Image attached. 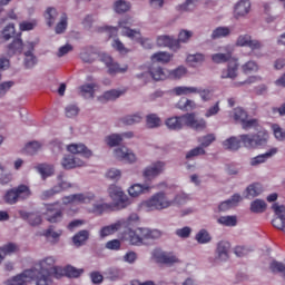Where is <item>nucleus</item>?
<instances>
[{
  "label": "nucleus",
  "instance_id": "f257e3e1",
  "mask_svg": "<svg viewBox=\"0 0 285 285\" xmlns=\"http://www.w3.org/2000/svg\"><path fill=\"white\" fill-rule=\"evenodd\" d=\"M165 124L169 130H181L184 126L194 128V130H204L206 128V120L204 118H195V114L170 117L166 119Z\"/></svg>",
  "mask_w": 285,
  "mask_h": 285
},
{
  "label": "nucleus",
  "instance_id": "f03ea898",
  "mask_svg": "<svg viewBox=\"0 0 285 285\" xmlns=\"http://www.w3.org/2000/svg\"><path fill=\"white\" fill-rule=\"evenodd\" d=\"M161 233L159 229L137 228L135 230L128 228L122 234V239L129 242L131 246H141L145 239H159Z\"/></svg>",
  "mask_w": 285,
  "mask_h": 285
},
{
  "label": "nucleus",
  "instance_id": "7ed1b4c3",
  "mask_svg": "<svg viewBox=\"0 0 285 285\" xmlns=\"http://www.w3.org/2000/svg\"><path fill=\"white\" fill-rule=\"evenodd\" d=\"M212 61L214 63H227V70H223L220 79H236L237 70H239V62L233 58L230 52L227 53H214L212 55Z\"/></svg>",
  "mask_w": 285,
  "mask_h": 285
},
{
  "label": "nucleus",
  "instance_id": "20e7f679",
  "mask_svg": "<svg viewBox=\"0 0 285 285\" xmlns=\"http://www.w3.org/2000/svg\"><path fill=\"white\" fill-rule=\"evenodd\" d=\"M109 197L111 202L108 205L109 210H124L130 206V198L124 193L121 187L111 185L109 187Z\"/></svg>",
  "mask_w": 285,
  "mask_h": 285
},
{
  "label": "nucleus",
  "instance_id": "39448f33",
  "mask_svg": "<svg viewBox=\"0 0 285 285\" xmlns=\"http://www.w3.org/2000/svg\"><path fill=\"white\" fill-rule=\"evenodd\" d=\"M32 197V190L27 185H19L6 191L3 202L10 206H14L18 202H26Z\"/></svg>",
  "mask_w": 285,
  "mask_h": 285
},
{
  "label": "nucleus",
  "instance_id": "423d86ee",
  "mask_svg": "<svg viewBox=\"0 0 285 285\" xmlns=\"http://www.w3.org/2000/svg\"><path fill=\"white\" fill-rule=\"evenodd\" d=\"M269 137L268 130L261 129L254 135H240L239 139L245 148H259V146H266V144H268Z\"/></svg>",
  "mask_w": 285,
  "mask_h": 285
},
{
  "label": "nucleus",
  "instance_id": "0eeeda50",
  "mask_svg": "<svg viewBox=\"0 0 285 285\" xmlns=\"http://www.w3.org/2000/svg\"><path fill=\"white\" fill-rule=\"evenodd\" d=\"M36 268H38V273L53 275L57 279L63 275V269L57 266V257L55 256L43 257L36 264Z\"/></svg>",
  "mask_w": 285,
  "mask_h": 285
},
{
  "label": "nucleus",
  "instance_id": "6e6552de",
  "mask_svg": "<svg viewBox=\"0 0 285 285\" xmlns=\"http://www.w3.org/2000/svg\"><path fill=\"white\" fill-rule=\"evenodd\" d=\"M57 185L52 188L43 190L40 194V199L42 202H48V199H52L55 195H59V193H63V190H68V188H72V184L68 183V180L63 179V174L58 175Z\"/></svg>",
  "mask_w": 285,
  "mask_h": 285
},
{
  "label": "nucleus",
  "instance_id": "1a4fd4ad",
  "mask_svg": "<svg viewBox=\"0 0 285 285\" xmlns=\"http://www.w3.org/2000/svg\"><path fill=\"white\" fill-rule=\"evenodd\" d=\"M145 206L148 210H165V208L173 206V202L168 199L164 191H159L148 199Z\"/></svg>",
  "mask_w": 285,
  "mask_h": 285
},
{
  "label": "nucleus",
  "instance_id": "9d476101",
  "mask_svg": "<svg viewBox=\"0 0 285 285\" xmlns=\"http://www.w3.org/2000/svg\"><path fill=\"white\" fill-rule=\"evenodd\" d=\"M135 23V20L130 16H126L118 21V28H120V32L122 37H128L129 39H141V32L139 30L130 29V26Z\"/></svg>",
  "mask_w": 285,
  "mask_h": 285
},
{
  "label": "nucleus",
  "instance_id": "9b49d317",
  "mask_svg": "<svg viewBox=\"0 0 285 285\" xmlns=\"http://www.w3.org/2000/svg\"><path fill=\"white\" fill-rule=\"evenodd\" d=\"M42 215L49 224H59V222L63 220V209L57 204L46 205V212Z\"/></svg>",
  "mask_w": 285,
  "mask_h": 285
},
{
  "label": "nucleus",
  "instance_id": "f8f14e48",
  "mask_svg": "<svg viewBox=\"0 0 285 285\" xmlns=\"http://www.w3.org/2000/svg\"><path fill=\"white\" fill-rule=\"evenodd\" d=\"M166 163L164 161H156L150 166H147L142 171V177L146 184H148V181H153V179H156V177H159V175L164 173Z\"/></svg>",
  "mask_w": 285,
  "mask_h": 285
},
{
  "label": "nucleus",
  "instance_id": "ddd939ff",
  "mask_svg": "<svg viewBox=\"0 0 285 285\" xmlns=\"http://www.w3.org/2000/svg\"><path fill=\"white\" fill-rule=\"evenodd\" d=\"M153 257L158 264H166L173 266V264H179V258L173 254V252H164L159 248L154 249Z\"/></svg>",
  "mask_w": 285,
  "mask_h": 285
},
{
  "label": "nucleus",
  "instance_id": "4468645a",
  "mask_svg": "<svg viewBox=\"0 0 285 285\" xmlns=\"http://www.w3.org/2000/svg\"><path fill=\"white\" fill-rule=\"evenodd\" d=\"M35 50V45L32 42H27L23 45L21 38L14 39L10 45H8V55L12 57L14 55H21L26 50Z\"/></svg>",
  "mask_w": 285,
  "mask_h": 285
},
{
  "label": "nucleus",
  "instance_id": "2eb2a0df",
  "mask_svg": "<svg viewBox=\"0 0 285 285\" xmlns=\"http://www.w3.org/2000/svg\"><path fill=\"white\" fill-rule=\"evenodd\" d=\"M236 46L238 48H249L252 51L261 50L262 42L259 40H253L250 35H240L236 40Z\"/></svg>",
  "mask_w": 285,
  "mask_h": 285
},
{
  "label": "nucleus",
  "instance_id": "dca6fc26",
  "mask_svg": "<svg viewBox=\"0 0 285 285\" xmlns=\"http://www.w3.org/2000/svg\"><path fill=\"white\" fill-rule=\"evenodd\" d=\"M114 157L119 161H126V164H135L137 157L126 146L118 147L114 150Z\"/></svg>",
  "mask_w": 285,
  "mask_h": 285
},
{
  "label": "nucleus",
  "instance_id": "f3484780",
  "mask_svg": "<svg viewBox=\"0 0 285 285\" xmlns=\"http://www.w3.org/2000/svg\"><path fill=\"white\" fill-rule=\"evenodd\" d=\"M276 217L272 220V225L274 228H277L278 230H283L285 226V207L284 205H278L275 203L272 206Z\"/></svg>",
  "mask_w": 285,
  "mask_h": 285
},
{
  "label": "nucleus",
  "instance_id": "a211bd4d",
  "mask_svg": "<svg viewBox=\"0 0 285 285\" xmlns=\"http://www.w3.org/2000/svg\"><path fill=\"white\" fill-rule=\"evenodd\" d=\"M90 199H92V196H88L87 194H72L69 196H65L62 198V204H65L66 206H68V204H88Z\"/></svg>",
  "mask_w": 285,
  "mask_h": 285
},
{
  "label": "nucleus",
  "instance_id": "6ab92c4d",
  "mask_svg": "<svg viewBox=\"0 0 285 285\" xmlns=\"http://www.w3.org/2000/svg\"><path fill=\"white\" fill-rule=\"evenodd\" d=\"M61 166L65 170H70L72 168H81V166H86V163L78 157L69 155L62 158Z\"/></svg>",
  "mask_w": 285,
  "mask_h": 285
},
{
  "label": "nucleus",
  "instance_id": "aec40b11",
  "mask_svg": "<svg viewBox=\"0 0 285 285\" xmlns=\"http://www.w3.org/2000/svg\"><path fill=\"white\" fill-rule=\"evenodd\" d=\"M155 186H151L148 183L141 184H134L129 187L128 194L130 197H139V195H144V193H150Z\"/></svg>",
  "mask_w": 285,
  "mask_h": 285
},
{
  "label": "nucleus",
  "instance_id": "412c9836",
  "mask_svg": "<svg viewBox=\"0 0 285 285\" xmlns=\"http://www.w3.org/2000/svg\"><path fill=\"white\" fill-rule=\"evenodd\" d=\"M157 46L160 48H170V50H179V41L170 36H159L157 38Z\"/></svg>",
  "mask_w": 285,
  "mask_h": 285
},
{
  "label": "nucleus",
  "instance_id": "4be33fe9",
  "mask_svg": "<svg viewBox=\"0 0 285 285\" xmlns=\"http://www.w3.org/2000/svg\"><path fill=\"white\" fill-rule=\"evenodd\" d=\"M67 150L69 153H72V155H83L86 159L92 157V150H90L86 145L83 144H71L67 147Z\"/></svg>",
  "mask_w": 285,
  "mask_h": 285
},
{
  "label": "nucleus",
  "instance_id": "5701e85b",
  "mask_svg": "<svg viewBox=\"0 0 285 285\" xmlns=\"http://www.w3.org/2000/svg\"><path fill=\"white\" fill-rule=\"evenodd\" d=\"M35 272L26 271L22 274H19L6 282L7 285H28L29 277H32Z\"/></svg>",
  "mask_w": 285,
  "mask_h": 285
},
{
  "label": "nucleus",
  "instance_id": "b1692460",
  "mask_svg": "<svg viewBox=\"0 0 285 285\" xmlns=\"http://www.w3.org/2000/svg\"><path fill=\"white\" fill-rule=\"evenodd\" d=\"M228 250H230V243L226 242V240H220L217 244V248H216V257L217 259H219L220 262H226V259H228Z\"/></svg>",
  "mask_w": 285,
  "mask_h": 285
},
{
  "label": "nucleus",
  "instance_id": "393cba45",
  "mask_svg": "<svg viewBox=\"0 0 285 285\" xmlns=\"http://www.w3.org/2000/svg\"><path fill=\"white\" fill-rule=\"evenodd\" d=\"M277 153H278L277 147H273L265 154H262L252 158L250 166H259V164L266 163L267 159H271V157H274V155H277Z\"/></svg>",
  "mask_w": 285,
  "mask_h": 285
},
{
  "label": "nucleus",
  "instance_id": "a878e982",
  "mask_svg": "<svg viewBox=\"0 0 285 285\" xmlns=\"http://www.w3.org/2000/svg\"><path fill=\"white\" fill-rule=\"evenodd\" d=\"M250 12V0H240L237 2L234 9V14L236 18L246 17Z\"/></svg>",
  "mask_w": 285,
  "mask_h": 285
},
{
  "label": "nucleus",
  "instance_id": "bb28decb",
  "mask_svg": "<svg viewBox=\"0 0 285 285\" xmlns=\"http://www.w3.org/2000/svg\"><path fill=\"white\" fill-rule=\"evenodd\" d=\"M108 72L109 75H124V72H128V65H124L122 67L118 62L112 61V57L108 58Z\"/></svg>",
  "mask_w": 285,
  "mask_h": 285
},
{
  "label": "nucleus",
  "instance_id": "cd10ccee",
  "mask_svg": "<svg viewBox=\"0 0 285 285\" xmlns=\"http://www.w3.org/2000/svg\"><path fill=\"white\" fill-rule=\"evenodd\" d=\"M20 217L26 219L30 226H39L42 222L41 215L37 213L20 212Z\"/></svg>",
  "mask_w": 285,
  "mask_h": 285
},
{
  "label": "nucleus",
  "instance_id": "c85d7f7f",
  "mask_svg": "<svg viewBox=\"0 0 285 285\" xmlns=\"http://www.w3.org/2000/svg\"><path fill=\"white\" fill-rule=\"evenodd\" d=\"M149 75L154 81H165V79H168V70H164L161 67H151Z\"/></svg>",
  "mask_w": 285,
  "mask_h": 285
},
{
  "label": "nucleus",
  "instance_id": "c756f323",
  "mask_svg": "<svg viewBox=\"0 0 285 285\" xmlns=\"http://www.w3.org/2000/svg\"><path fill=\"white\" fill-rule=\"evenodd\" d=\"M14 32L16 29L13 23H9L8 26H6L0 33V43H6V41H10V39L14 37Z\"/></svg>",
  "mask_w": 285,
  "mask_h": 285
},
{
  "label": "nucleus",
  "instance_id": "7c9ffc66",
  "mask_svg": "<svg viewBox=\"0 0 285 285\" xmlns=\"http://www.w3.org/2000/svg\"><path fill=\"white\" fill-rule=\"evenodd\" d=\"M186 72H188V69L184 66H179L174 70H167V79H181L183 77H186Z\"/></svg>",
  "mask_w": 285,
  "mask_h": 285
},
{
  "label": "nucleus",
  "instance_id": "2f4dec72",
  "mask_svg": "<svg viewBox=\"0 0 285 285\" xmlns=\"http://www.w3.org/2000/svg\"><path fill=\"white\" fill-rule=\"evenodd\" d=\"M52 277L55 275L38 272L36 275V285H52Z\"/></svg>",
  "mask_w": 285,
  "mask_h": 285
},
{
  "label": "nucleus",
  "instance_id": "473e14b6",
  "mask_svg": "<svg viewBox=\"0 0 285 285\" xmlns=\"http://www.w3.org/2000/svg\"><path fill=\"white\" fill-rule=\"evenodd\" d=\"M246 193L247 198L258 197V195H262V193H264V187H262V184L259 183H254L246 188Z\"/></svg>",
  "mask_w": 285,
  "mask_h": 285
},
{
  "label": "nucleus",
  "instance_id": "72a5a7b5",
  "mask_svg": "<svg viewBox=\"0 0 285 285\" xmlns=\"http://www.w3.org/2000/svg\"><path fill=\"white\" fill-rule=\"evenodd\" d=\"M57 17H59L57 9L52 7L47 8V10L45 11V19L49 28H51V26H55V21H57Z\"/></svg>",
  "mask_w": 285,
  "mask_h": 285
},
{
  "label": "nucleus",
  "instance_id": "f704fd0d",
  "mask_svg": "<svg viewBox=\"0 0 285 285\" xmlns=\"http://www.w3.org/2000/svg\"><path fill=\"white\" fill-rule=\"evenodd\" d=\"M33 49H28L24 51V67L30 69V68H35V66H37V57H35V53H32Z\"/></svg>",
  "mask_w": 285,
  "mask_h": 285
},
{
  "label": "nucleus",
  "instance_id": "c9c22d12",
  "mask_svg": "<svg viewBox=\"0 0 285 285\" xmlns=\"http://www.w3.org/2000/svg\"><path fill=\"white\" fill-rule=\"evenodd\" d=\"M130 8V2L125 0H118L114 3V10L117 14H125V12H128Z\"/></svg>",
  "mask_w": 285,
  "mask_h": 285
},
{
  "label": "nucleus",
  "instance_id": "e433bc0d",
  "mask_svg": "<svg viewBox=\"0 0 285 285\" xmlns=\"http://www.w3.org/2000/svg\"><path fill=\"white\" fill-rule=\"evenodd\" d=\"M173 56L166 51L156 52L151 56V61H157L158 63H169Z\"/></svg>",
  "mask_w": 285,
  "mask_h": 285
},
{
  "label": "nucleus",
  "instance_id": "4c0bfd02",
  "mask_svg": "<svg viewBox=\"0 0 285 285\" xmlns=\"http://www.w3.org/2000/svg\"><path fill=\"white\" fill-rule=\"evenodd\" d=\"M18 250H19V245H17L14 243H8L0 247V253L4 257H7V255H14V253H18Z\"/></svg>",
  "mask_w": 285,
  "mask_h": 285
},
{
  "label": "nucleus",
  "instance_id": "58836bf2",
  "mask_svg": "<svg viewBox=\"0 0 285 285\" xmlns=\"http://www.w3.org/2000/svg\"><path fill=\"white\" fill-rule=\"evenodd\" d=\"M89 235L90 234L88 233V230H80L78 234H76L72 238L75 246L77 247L83 246Z\"/></svg>",
  "mask_w": 285,
  "mask_h": 285
},
{
  "label": "nucleus",
  "instance_id": "ea45409f",
  "mask_svg": "<svg viewBox=\"0 0 285 285\" xmlns=\"http://www.w3.org/2000/svg\"><path fill=\"white\" fill-rule=\"evenodd\" d=\"M239 144H242V140L230 137L223 142V146L226 150H239Z\"/></svg>",
  "mask_w": 285,
  "mask_h": 285
},
{
  "label": "nucleus",
  "instance_id": "a19ab883",
  "mask_svg": "<svg viewBox=\"0 0 285 285\" xmlns=\"http://www.w3.org/2000/svg\"><path fill=\"white\" fill-rule=\"evenodd\" d=\"M97 83H86L78 88L80 97H86L87 95H90V92H97Z\"/></svg>",
  "mask_w": 285,
  "mask_h": 285
},
{
  "label": "nucleus",
  "instance_id": "79ce46f5",
  "mask_svg": "<svg viewBox=\"0 0 285 285\" xmlns=\"http://www.w3.org/2000/svg\"><path fill=\"white\" fill-rule=\"evenodd\" d=\"M111 48H114L116 52H119V55H128V52H130V49L126 48V46L124 45V42H121V40H119V38L112 40Z\"/></svg>",
  "mask_w": 285,
  "mask_h": 285
},
{
  "label": "nucleus",
  "instance_id": "37998d69",
  "mask_svg": "<svg viewBox=\"0 0 285 285\" xmlns=\"http://www.w3.org/2000/svg\"><path fill=\"white\" fill-rule=\"evenodd\" d=\"M229 35H230V28L217 27L212 33V39H222L224 37H228Z\"/></svg>",
  "mask_w": 285,
  "mask_h": 285
},
{
  "label": "nucleus",
  "instance_id": "c03bdc74",
  "mask_svg": "<svg viewBox=\"0 0 285 285\" xmlns=\"http://www.w3.org/2000/svg\"><path fill=\"white\" fill-rule=\"evenodd\" d=\"M195 239L198 244H208L210 243V239H213L210 237V234L208 233V230L206 229H200L196 236H195Z\"/></svg>",
  "mask_w": 285,
  "mask_h": 285
},
{
  "label": "nucleus",
  "instance_id": "a18cd8bd",
  "mask_svg": "<svg viewBox=\"0 0 285 285\" xmlns=\"http://www.w3.org/2000/svg\"><path fill=\"white\" fill-rule=\"evenodd\" d=\"M257 70H259V66L253 60H249L242 66L244 75H250L252 72H257Z\"/></svg>",
  "mask_w": 285,
  "mask_h": 285
},
{
  "label": "nucleus",
  "instance_id": "49530a36",
  "mask_svg": "<svg viewBox=\"0 0 285 285\" xmlns=\"http://www.w3.org/2000/svg\"><path fill=\"white\" fill-rule=\"evenodd\" d=\"M177 108H179V110H194L195 108V101L186 99V98H181L178 102H177Z\"/></svg>",
  "mask_w": 285,
  "mask_h": 285
},
{
  "label": "nucleus",
  "instance_id": "de8ad7c7",
  "mask_svg": "<svg viewBox=\"0 0 285 285\" xmlns=\"http://www.w3.org/2000/svg\"><path fill=\"white\" fill-rule=\"evenodd\" d=\"M175 95L181 97V95H193L198 92L197 87H176L174 88Z\"/></svg>",
  "mask_w": 285,
  "mask_h": 285
},
{
  "label": "nucleus",
  "instance_id": "09e8293b",
  "mask_svg": "<svg viewBox=\"0 0 285 285\" xmlns=\"http://www.w3.org/2000/svg\"><path fill=\"white\" fill-rule=\"evenodd\" d=\"M38 173H40L42 178L46 179L47 177L55 175V167H52V165H40L38 167Z\"/></svg>",
  "mask_w": 285,
  "mask_h": 285
},
{
  "label": "nucleus",
  "instance_id": "8fccbe9b",
  "mask_svg": "<svg viewBox=\"0 0 285 285\" xmlns=\"http://www.w3.org/2000/svg\"><path fill=\"white\" fill-rule=\"evenodd\" d=\"M252 213H264L266 210V202L262 199H256L250 204Z\"/></svg>",
  "mask_w": 285,
  "mask_h": 285
},
{
  "label": "nucleus",
  "instance_id": "3c124183",
  "mask_svg": "<svg viewBox=\"0 0 285 285\" xmlns=\"http://www.w3.org/2000/svg\"><path fill=\"white\" fill-rule=\"evenodd\" d=\"M146 121L148 128H159L161 126V119L156 114L148 115Z\"/></svg>",
  "mask_w": 285,
  "mask_h": 285
},
{
  "label": "nucleus",
  "instance_id": "603ef678",
  "mask_svg": "<svg viewBox=\"0 0 285 285\" xmlns=\"http://www.w3.org/2000/svg\"><path fill=\"white\" fill-rule=\"evenodd\" d=\"M41 146L42 145L39 141H31L26 145L24 150L28 155H37V153L41 150Z\"/></svg>",
  "mask_w": 285,
  "mask_h": 285
},
{
  "label": "nucleus",
  "instance_id": "864d4df0",
  "mask_svg": "<svg viewBox=\"0 0 285 285\" xmlns=\"http://www.w3.org/2000/svg\"><path fill=\"white\" fill-rule=\"evenodd\" d=\"M141 119H142L141 115L134 114L122 118V124H125V126H132L135 124H139Z\"/></svg>",
  "mask_w": 285,
  "mask_h": 285
},
{
  "label": "nucleus",
  "instance_id": "5fc2aeb1",
  "mask_svg": "<svg viewBox=\"0 0 285 285\" xmlns=\"http://www.w3.org/2000/svg\"><path fill=\"white\" fill-rule=\"evenodd\" d=\"M222 226H237V217L235 216H222L217 219Z\"/></svg>",
  "mask_w": 285,
  "mask_h": 285
},
{
  "label": "nucleus",
  "instance_id": "6e6d98bb",
  "mask_svg": "<svg viewBox=\"0 0 285 285\" xmlns=\"http://www.w3.org/2000/svg\"><path fill=\"white\" fill-rule=\"evenodd\" d=\"M81 273H83V269H77L70 265L62 269V274H65L67 277H79Z\"/></svg>",
  "mask_w": 285,
  "mask_h": 285
},
{
  "label": "nucleus",
  "instance_id": "4d7b16f0",
  "mask_svg": "<svg viewBox=\"0 0 285 285\" xmlns=\"http://www.w3.org/2000/svg\"><path fill=\"white\" fill-rule=\"evenodd\" d=\"M275 139L277 141H285V130L277 124L272 125Z\"/></svg>",
  "mask_w": 285,
  "mask_h": 285
},
{
  "label": "nucleus",
  "instance_id": "13d9d810",
  "mask_svg": "<svg viewBox=\"0 0 285 285\" xmlns=\"http://www.w3.org/2000/svg\"><path fill=\"white\" fill-rule=\"evenodd\" d=\"M234 119L235 121H240V124H243L245 119H248V112H246L244 108L237 107L234 109Z\"/></svg>",
  "mask_w": 285,
  "mask_h": 285
},
{
  "label": "nucleus",
  "instance_id": "bf43d9fd",
  "mask_svg": "<svg viewBox=\"0 0 285 285\" xmlns=\"http://www.w3.org/2000/svg\"><path fill=\"white\" fill-rule=\"evenodd\" d=\"M215 139H216L215 134H208L206 136L199 137L198 144H200L203 148H208V146H210V144H213Z\"/></svg>",
  "mask_w": 285,
  "mask_h": 285
},
{
  "label": "nucleus",
  "instance_id": "052dcab7",
  "mask_svg": "<svg viewBox=\"0 0 285 285\" xmlns=\"http://www.w3.org/2000/svg\"><path fill=\"white\" fill-rule=\"evenodd\" d=\"M95 57H97V55L90 50H83L80 52V59L83 63H92L95 61Z\"/></svg>",
  "mask_w": 285,
  "mask_h": 285
},
{
  "label": "nucleus",
  "instance_id": "680f3d73",
  "mask_svg": "<svg viewBox=\"0 0 285 285\" xmlns=\"http://www.w3.org/2000/svg\"><path fill=\"white\" fill-rule=\"evenodd\" d=\"M68 28V17L63 14L60 19V23L56 26V35H63Z\"/></svg>",
  "mask_w": 285,
  "mask_h": 285
},
{
  "label": "nucleus",
  "instance_id": "e2e57ef3",
  "mask_svg": "<svg viewBox=\"0 0 285 285\" xmlns=\"http://www.w3.org/2000/svg\"><path fill=\"white\" fill-rule=\"evenodd\" d=\"M45 237L47 239H52V242H59V238L61 237V230L55 232L52 230V227H49L47 230L43 232Z\"/></svg>",
  "mask_w": 285,
  "mask_h": 285
},
{
  "label": "nucleus",
  "instance_id": "0e129e2a",
  "mask_svg": "<svg viewBox=\"0 0 285 285\" xmlns=\"http://www.w3.org/2000/svg\"><path fill=\"white\" fill-rule=\"evenodd\" d=\"M199 0H186L185 3L179 6V10L183 12H189V10H195V6H197Z\"/></svg>",
  "mask_w": 285,
  "mask_h": 285
},
{
  "label": "nucleus",
  "instance_id": "69168bd1",
  "mask_svg": "<svg viewBox=\"0 0 285 285\" xmlns=\"http://www.w3.org/2000/svg\"><path fill=\"white\" fill-rule=\"evenodd\" d=\"M124 141V137L119 134H112L108 136V146H119Z\"/></svg>",
  "mask_w": 285,
  "mask_h": 285
},
{
  "label": "nucleus",
  "instance_id": "338daca9",
  "mask_svg": "<svg viewBox=\"0 0 285 285\" xmlns=\"http://www.w3.org/2000/svg\"><path fill=\"white\" fill-rule=\"evenodd\" d=\"M269 268L272 273H282L285 277V265L283 263H279L277 261H274L271 265Z\"/></svg>",
  "mask_w": 285,
  "mask_h": 285
},
{
  "label": "nucleus",
  "instance_id": "774afa93",
  "mask_svg": "<svg viewBox=\"0 0 285 285\" xmlns=\"http://www.w3.org/2000/svg\"><path fill=\"white\" fill-rule=\"evenodd\" d=\"M66 117H69V119H72V117H77L79 115V107L76 105H69L65 109Z\"/></svg>",
  "mask_w": 285,
  "mask_h": 285
}]
</instances>
